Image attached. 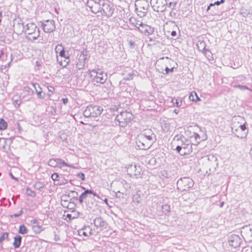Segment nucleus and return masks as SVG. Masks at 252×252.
I'll use <instances>...</instances> for the list:
<instances>
[{
  "label": "nucleus",
  "instance_id": "obj_41",
  "mask_svg": "<svg viewBox=\"0 0 252 252\" xmlns=\"http://www.w3.org/2000/svg\"><path fill=\"white\" fill-rule=\"evenodd\" d=\"M26 193L29 196H30L34 197L36 196L35 192L30 189L29 188L27 189Z\"/></svg>",
  "mask_w": 252,
  "mask_h": 252
},
{
  "label": "nucleus",
  "instance_id": "obj_61",
  "mask_svg": "<svg viewBox=\"0 0 252 252\" xmlns=\"http://www.w3.org/2000/svg\"><path fill=\"white\" fill-rule=\"evenodd\" d=\"M208 159L209 160H214L216 162L217 160V158L213 156H210L208 157Z\"/></svg>",
  "mask_w": 252,
  "mask_h": 252
},
{
  "label": "nucleus",
  "instance_id": "obj_18",
  "mask_svg": "<svg viewBox=\"0 0 252 252\" xmlns=\"http://www.w3.org/2000/svg\"><path fill=\"white\" fill-rule=\"evenodd\" d=\"M139 136H143L153 142H155L156 140V135L151 129H145Z\"/></svg>",
  "mask_w": 252,
  "mask_h": 252
},
{
  "label": "nucleus",
  "instance_id": "obj_5",
  "mask_svg": "<svg viewBox=\"0 0 252 252\" xmlns=\"http://www.w3.org/2000/svg\"><path fill=\"white\" fill-rule=\"evenodd\" d=\"M135 11L140 17H144L148 12L149 3L147 0H137L135 3Z\"/></svg>",
  "mask_w": 252,
  "mask_h": 252
},
{
  "label": "nucleus",
  "instance_id": "obj_16",
  "mask_svg": "<svg viewBox=\"0 0 252 252\" xmlns=\"http://www.w3.org/2000/svg\"><path fill=\"white\" fill-rule=\"evenodd\" d=\"M139 27H137V30L141 33L145 34L146 35L152 34L155 31V29L147 25L144 24L142 23H140Z\"/></svg>",
  "mask_w": 252,
  "mask_h": 252
},
{
  "label": "nucleus",
  "instance_id": "obj_26",
  "mask_svg": "<svg viewBox=\"0 0 252 252\" xmlns=\"http://www.w3.org/2000/svg\"><path fill=\"white\" fill-rule=\"evenodd\" d=\"M190 100L196 102L200 100V98L197 95L196 93L194 91L192 92L189 97Z\"/></svg>",
  "mask_w": 252,
  "mask_h": 252
},
{
  "label": "nucleus",
  "instance_id": "obj_56",
  "mask_svg": "<svg viewBox=\"0 0 252 252\" xmlns=\"http://www.w3.org/2000/svg\"><path fill=\"white\" fill-rule=\"evenodd\" d=\"M10 63H8L7 65H0V70L2 71L3 70L6 68L7 67L10 65Z\"/></svg>",
  "mask_w": 252,
  "mask_h": 252
},
{
  "label": "nucleus",
  "instance_id": "obj_43",
  "mask_svg": "<svg viewBox=\"0 0 252 252\" xmlns=\"http://www.w3.org/2000/svg\"><path fill=\"white\" fill-rule=\"evenodd\" d=\"M177 4V2L176 1L170 2L168 3H167V7H169L170 9H171L172 10H173L175 9V7H176Z\"/></svg>",
  "mask_w": 252,
  "mask_h": 252
},
{
  "label": "nucleus",
  "instance_id": "obj_28",
  "mask_svg": "<svg viewBox=\"0 0 252 252\" xmlns=\"http://www.w3.org/2000/svg\"><path fill=\"white\" fill-rule=\"evenodd\" d=\"M28 232V230L24 224H21L20 225L18 230L19 233L24 235L27 234Z\"/></svg>",
  "mask_w": 252,
  "mask_h": 252
},
{
  "label": "nucleus",
  "instance_id": "obj_32",
  "mask_svg": "<svg viewBox=\"0 0 252 252\" xmlns=\"http://www.w3.org/2000/svg\"><path fill=\"white\" fill-rule=\"evenodd\" d=\"M57 61L59 62V63L63 67H65L70 62V58L69 59H65L63 61L61 60V61L59 60V59L58 58V56H57Z\"/></svg>",
  "mask_w": 252,
  "mask_h": 252
},
{
  "label": "nucleus",
  "instance_id": "obj_20",
  "mask_svg": "<svg viewBox=\"0 0 252 252\" xmlns=\"http://www.w3.org/2000/svg\"><path fill=\"white\" fill-rule=\"evenodd\" d=\"M32 86L35 89L37 97L40 99L44 98L46 96V94L45 93L42 92V89L39 85L38 83H33Z\"/></svg>",
  "mask_w": 252,
  "mask_h": 252
},
{
  "label": "nucleus",
  "instance_id": "obj_2",
  "mask_svg": "<svg viewBox=\"0 0 252 252\" xmlns=\"http://www.w3.org/2000/svg\"><path fill=\"white\" fill-rule=\"evenodd\" d=\"M193 180L189 177L180 178L177 182V189L181 191H188L194 186Z\"/></svg>",
  "mask_w": 252,
  "mask_h": 252
},
{
  "label": "nucleus",
  "instance_id": "obj_44",
  "mask_svg": "<svg viewBox=\"0 0 252 252\" xmlns=\"http://www.w3.org/2000/svg\"><path fill=\"white\" fill-rule=\"evenodd\" d=\"M85 65V63H84L80 62L79 60L77 63H76V67L79 70H81L84 68Z\"/></svg>",
  "mask_w": 252,
  "mask_h": 252
},
{
  "label": "nucleus",
  "instance_id": "obj_34",
  "mask_svg": "<svg viewBox=\"0 0 252 252\" xmlns=\"http://www.w3.org/2000/svg\"><path fill=\"white\" fill-rule=\"evenodd\" d=\"M7 127V124L3 118L0 119V130L5 129Z\"/></svg>",
  "mask_w": 252,
  "mask_h": 252
},
{
  "label": "nucleus",
  "instance_id": "obj_47",
  "mask_svg": "<svg viewBox=\"0 0 252 252\" xmlns=\"http://www.w3.org/2000/svg\"><path fill=\"white\" fill-rule=\"evenodd\" d=\"M170 35L174 39H177L179 37V35H178L176 31L175 30H173L171 31V32H170Z\"/></svg>",
  "mask_w": 252,
  "mask_h": 252
},
{
  "label": "nucleus",
  "instance_id": "obj_31",
  "mask_svg": "<svg viewBox=\"0 0 252 252\" xmlns=\"http://www.w3.org/2000/svg\"><path fill=\"white\" fill-rule=\"evenodd\" d=\"M88 192H87V189L85 190L84 192H83L80 196L78 198V200L80 204H82L83 202V200L84 199H86L88 196Z\"/></svg>",
  "mask_w": 252,
  "mask_h": 252
},
{
  "label": "nucleus",
  "instance_id": "obj_62",
  "mask_svg": "<svg viewBox=\"0 0 252 252\" xmlns=\"http://www.w3.org/2000/svg\"><path fill=\"white\" fill-rule=\"evenodd\" d=\"M31 222L33 223V224H35L36 225H38V221L36 220V219H34V220H32Z\"/></svg>",
  "mask_w": 252,
  "mask_h": 252
},
{
  "label": "nucleus",
  "instance_id": "obj_52",
  "mask_svg": "<svg viewBox=\"0 0 252 252\" xmlns=\"http://www.w3.org/2000/svg\"><path fill=\"white\" fill-rule=\"evenodd\" d=\"M174 67H171V68H168V67H165V74H168L170 72H173V70H174ZM163 74H164V73H163Z\"/></svg>",
  "mask_w": 252,
  "mask_h": 252
},
{
  "label": "nucleus",
  "instance_id": "obj_57",
  "mask_svg": "<svg viewBox=\"0 0 252 252\" xmlns=\"http://www.w3.org/2000/svg\"><path fill=\"white\" fill-rule=\"evenodd\" d=\"M64 166L69 167L72 168L73 169H76L77 168L76 167L74 166L73 165L70 164H68L66 162H65V164L63 165V167Z\"/></svg>",
  "mask_w": 252,
  "mask_h": 252
},
{
  "label": "nucleus",
  "instance_id": "obj_29",
  "mask_svg": "<svg viewBox=\"0 0 252 252\" xmlns=\"http://www.w3.org/2000/svg\"><path fill=\"white\" fill-rule=\"evenodd\" d=\"M171 102L173 103L174 105L177 107H180L182 104V99L181 98L179 97L178 98H172Z\"/></svg>",
  "mask_w": 252,
  "mask_h": 252
},
{
  "label": "nucleus",
  "instance_id": "obj_22",
  "mask_svg": "<svg viewBox=\"0 0 252 252\" xmlns=\"http://www.w3.org/2000/svg\"><path fill=\"white\" fill-rule=\"evenodd\" d=\"M143 195L141 191L137 190L135 193L133 195V202L135 203H140L142 199V196Z\"/></svg>",
  "mask_w": 252,
  "mask_h": 252
},
{
  "label": "nucleus",
  "instance_id": "obj_7",
  "mask_svg": "<svg viewBox=\"0 0 252 252\" xmlns=\"http://www.w3.org/2000/svg\"><path fill=\"white\" fill-rule=\"evenodd\" d=\"M150 3L153 9L157 12H163L167 7V0H151Z\"/></svg>",
  "mask_w": 252,
  "mask_h": 252
},
{
  "label": "nucleus",
  "instance_id": "obj_12",
  "mask_svg": "<svg viewBox=\"0 0 252 252\" xmlns=\"http://www.w3.org/2000/svg\"><path fill=\"white\" fill-rule=\"evenodd\" d=\"M251 225L244 226L241 230V234L246 242H252V231Z\"/></svg>",
  "mask_w": 252,
  "mask_h": 252
},
{
  "label": "nucleus",
  "instance_id": "obj_15",
  "mask_svg": "<svg viewBox=\"0 0 252 252\" xmlns=\"http://www.w3.org/2000/svg\"><path fill=\"white\" fill-rule=\"evenodd\" d=\"M41 23L43 30L45 32L50 33L55 30V22L53 20H46L41 22Z\"/></svg>",
  "mask_w": 252,
  "mask_h": 252
},
{
  "label": "nucleus",
  "instance_id": "obj_40",
  "mask_svg": "<svg viewBox=\"0 0 252 252\" xmlns=\"http://www.w3.org/2000/svg\"><path fill=\"white\" fill-rule=\"evenodd\" d=\"M78 232L79 235H84L86 237H89V234L87 233V231L85 230V227H83L82 229H79Z\"/></svg>",
  "mask_w": 252,
  "mask_h": 252
},
{
  "label": "nucleus",
  "instance_id": "obj_38",
  "mask_svg": "<svg viewBox=\"0 0 252 252\" xmlns=\"http://www.w3.org/2000/svg\"><path fill=\"white\" fill-rule=\"evenodd\" d=\"M197 46H198V48L199 50L204 51L206 50V44L204 42L201 41L199 42L197 44Z\"/></svg>",
  "mask_w": 252,
  "mask_h": 252
},
{
  "label": "nucleus",
  "instance_id": "obj_45",
  "mask_svg": "<svg viewBox=\"0 0 252 252\" xmlns=\"http://www.w3.org/2000/svg\"><path fill=\"white\" fill-rule=\"evenodd\" d=\"M47 88L48 89V91L50 93H51V94H47L48 96L50 97L53 94L55 89L53 86H49V85H47Z\"/></svg>",
  "mask_w": 252,
  "mask_h": 252
},
{
  "label": "nucleus",
  "instance_id": "obj_53",
  "mask_svg": "<svg viewBox=\"0 0 252 252\" xmlns=\"http://www.w3.org/2000/svg\"><path fill=\"white\" fill-rule=\"evenodd\" d=\"M22 214H23V209H22L19 213L11 215L10 216V217L11 218H17V217H19V216H20Z\"/></svg>",
  "mask_w": 252,
  "mask_h": 252
},
{
  "label": "nucleus",
  "instance_id": "obj_4",
  "mask_svg": "<svg viewBox=\"0 0 252 252\" xmlns=\"http://www.w3.org/2000/svg\"><path fill=\"white\" fill-rule=\"evenodd\" d=\"M132 119L133 115L132 113L125 111L121 112L120 114L116 116L115 120L119 123L121 127H125L130 122Z\"/></svg>",
  "mask_w": 252,
  "mask_h": 252
},
{
  "label": "nucleus",
  "instance_id": "obj_48",
  "mask_svg": "<svg viewBox=\"0 0 252 252\" xmlns=\"http://www.w3.org/2000/svg\"><path fill=\"white\" fill-rule=\"evenodd\" d=\"M87 192H88L89 194H93L94 196H96L99 199L100 198L99 195H98L95 192H94V191H93L92 189H87Z\"/></svg>",
  "mask_w": 252,
  "mask_h": 252
},
{
  "label": "nucleus",
  "instance_id": "obj_27",
  "mask_svg": "<svg viewBox=\"0 0 252 252\" xmlns=\"http://www.w3.org/2000/svg\"><path fill=\"white\" fill-rule=\"evenodd\" d=\"M191 137H193L197 143H199L201 140H204L206 139V136L205 135L204 138L201 139L200 135L195 132H193Z\"/></svg>",
  "mask_w": 252,
  "mask_h": 252
},
{
  "label": "nucleus",
  "instance_id": "obj_30",
  "mask_svg": "<svg viewBox=\"0 0 252 252\" xmlns=\"http://www.w3.org/2000/svg\"><path fill=\"white\" fill-rule=\"evenodd\" d=\"M34 187L35 189L41 191L44 188V184L41 182H36L34 185Z\"/></svg>",
  "mask_w": 252,
  "mask_h": 252
},
{
  "label": "nucleus",
  "instance_id": "obj_35",
  "mask_svg": "<svg viewBox=\"0 0 252 252\" xmlns=\"http://www.w3.org/2000/svg\"><path fill=\"white\" fill-rule=\"evenodd\" d=\"M32 230L35 233H39L43 230L42 226L39 225H35L32 226Z\"/></svg>",
  "mask_w": 252,
  "mask_h": 252
},
{
  "label": "nucleus",
  "instance_id": "obj_23",
  "mask_svg": "<svg viewBox=\"0 0 252 252\" xmlns=\"http://www.w3.org/2000/svg\"><path fill=\"white\" fill-rule=\"evenodd\" d=\"M39 36V29L36 30L34 32L32 33L30 35H26V38L28 40L31 41H34Z\"/></svg>",
  "mask_w": 252,
  "mask_h": 252
},
{
  "label": "nucleus",
  "instance_id": "obj_13",
  "mask_svg": "<svg viewBox=\"0 0 252 252\" xmlns=\"http://www.w3.org/2000/svg\"><path fill=\"white\" fill-rule=\"evenodd\" d=\"M228 242L230 246L237 248L240 246L242 240L238 235L233 234L228 236Z\"/></svg>",
  "mask_w": 252,
  "mask_h": 252
},
{
  "label": "nucleus",
  "instance_id": "obj_58",
  "mask_svg": "<svg viewBox=\"0 0 252 252\" xmlns=\"http://www.w3.org/2000/svg\"><path fill=\"white\" fill-rule=\"evenodd\" d=\"M169 16L171 17L174 18L176 16V13L172 10L169 13Z\"/></svg>",
  "mask_w": 252,
  "mask_h": 252
},
{
  "label": "nucleus",
  "instance_id": "obj_36",
  "mask_svg": "<svg viewBox=\"0 0 252 252\" xmlns=\"http://www.w3.org/2000/svg\"><path fill=\"white\" fill-rule=\"evenodd\" d=\"M162 210L163 213L167 214L170 211V207L168 204H164L162 206Z\"/></svg>",
  "mask_w": 252,
  "mask_h": 252
},
{
  "label": "nucleus",
  "instance_id": "obj_39",
  "mask_svg": "<svg viewBox=\"0 0 252 252\" xmlns=\"http://www.w3.org/2000/svg\"><path fill=\"white\" fill-rule=\"evenodd\" d=\"M64 49V47L63 46L62 44H58L55 48V50L57 54H60V53L63 51V50Z\"/></svg>",
  "mask_w": 252,
  "mask_h": 252
},
{
  "label": "nucleus",
  "instance_id": "obj_17",
  "mask_svg": "<svg viewBox=\"0 0 252 252\" xmlns=\"http://www.w3.org/2000/svg\"><path fill=\"white\" fill-rule=\"evenodd\" d=\"M48 165L52 167H59L60 168L63 167V165L65 164V162L61 158H53L48 161Z\"/></svg>",
  "mask_w": 252,
  "mask_h": 252
},
{
  "label": "nucleus",
  "instance_id": "obj_54",
  "mask_svg": "<svg viewBox=\"0 0 252 252\" xmlns=\"http://www.w3.org/2000/svg\"><path fill=\"white\" fill-rule=\"evenodd\" d=\"M85 230L87 231V233L89 234V236L93 234L92 230L90 228L89 226H85Z\"/></svg>",
  "mask_w": 252,
  "mask_h": 252
},
{
  "label": "nucleus",
  "instance_id": "obj_33",
  "mask_svg": "<svg viewBox=\"0 0 252 252\" xmlns=\"http://www.w3.org/2000/svg\"><path fill=\"white\" fill-rule=\"evenodd\" d=\"M59 56L61 58H63L65 59H69L70 58V55L68 51H65L64 48L63 50V51L59 54Z\"/></svg>",
  "mask_w": 252,
  "mask_h": 252
},
{
  "label": "nucleus",
  "instance_id": "obj_25",
  "mask_svg": "<svg viewBox=\"0 0 252 252\" xmlns=\"http://www.w3.org/2000/svg\"><path fill=\"white\" fill-rule=\"evenodd\" d=\"M87 53L88 51L86 50H83V51L81 52L79 57L78 60L80 62L84 63L86 64L88 61Z\"/></svg>",
  "mask_w": 252,
  "mask_h": 252
},
{
  "label": "nucleus",
  "instance_id": "obj_64",
  "mask_svg": "<svg viewBox=\"0 0 252 252\" xmlns=\"http://www.w3.org/2000/svg\"><path fill=\"white\" fill-rule=\"evenodd\" d=\"M66 216V218H68L69 220H71L73 219V218H72V216L71 214H67Z\"/></svg>",
  "mask_w": 252,
  "mask_h": 252
},
{
  "label": "nucleus",
  "instance_id": "obj_24",
  "mask_svg": "<svg viewBox=\"0 0 252 252\" xmlns=\"http://www.w3.org/2000/svg\"><path fill=\"white\" fill-rule=\"evenodd\" d=\"M22 238L20 235H16L14 238L13 246L15 249L19 248L22 243Z\"/></svg>",
  "mask_w": 252,
  "mask_h": 252
},
{
  "label": "nucleus",
  "instance_id": "obj_1",
  "mask_svg": "<svg viewBox=\"0 0 252 252\" xmlns=\"http://www.w3.org/2000/svg\"><path fill=\"white\" fill-rule=\"evenodd\" d=\"M175 141L182 143L181 145H178L176 150L181 156L189 155L192 152V145L189 140L182 135H176L174 138Z\"/></svg>",
  "mask_w": 252,
  "mask_h": 252
},
{
  "label": "nucleus",
  "instance_id": "obj_42",
  "mask_svg": "<svg viewBox=\"0 0 252 252\" xmlns=\"http://www.w3.org/2000/svg\"><path fill=\"white\" fill-rule=\"evenodd\" d=\"M52 179L54 181H59L60 180L61 177L57 173H54L51 175Z\"/></svg>",
  "mask_w": 252,
  "mask_h": 252
},
{
  "label": "nucleus",
  "instance_id": "obj_9",
  "mask_svg": "<svg viewBox=\"0 0 252 252\" xmlns=\"http://www.w3.org/2000/svg\"><path fill=\"white\" fill-rule=\"evenodd\" d=\"M238 126L233 125L231 127V129L233 133H234L238 137L241 138H244L246 136L248 130L247 129L246 123L243 125H239Z\"/></svg>",
  "mask_w": 252,
  "mask_h": 252
},
{
  "label": "nucleus",
  "instance_id": "obj_63",
  "mask_svg": "<svg viewBox=\"0 0 252 252\" xmlns=\"http://www.w3.org/2000/svg\"><path fill=\"white\" fill-rule=\"evenodd\" d=\"M68 100L67 98H63L62 101L64 104H65L67 103Z\"/></svg>",
  "mask_w": 252,
  "mask_h": 252
},
{
  "label": "nucleus",
  "instance_id": "obj_21",
  "mask_svg": "<svg viewBox=\"0 0 252 252\" xmlns=\"http://www.w3.org/2000/svg\"><path fill=\"white\" fill-rule=\"evenodd\" d=\"M94 224L95 227L102 230V228L106 224V222L102 218L97 217L94 220Z\"/></svg>",
  "mask_w": 252,
  "mask_h": 252
},
{
  "label": "nucleus",
  "instance_id": "obj_50",
  "mask_svg": "<svg viewBox=\"0 0 252 252\" xmlns=\"http://www.w3.org/2000/svg\"><path fill=\"white\" fill-rule=\"evenodd\" d=\"M71 215L72 216V218H73V219H75L79 217V216L80 215V213L78 212L73 211H72Z\"/></svg>",
  "mask_w": 252,
  "mask_h": 252
},
{
  "label": "nucleus",
  "instance_id": "obj_8",
  "mask_svg": "<svg viewBox=\"0 0 252 252\" xmlns=\"http://www.w3.org/2000/svg\"><path fill=\"white\" fill-rule=\"evenodd\" d=\"M104 2L108 3V0H88L87 6L92 13L96 14L99 13L101 6Z\"/></svg>",
  "mask_w": 252,
  "mask_h": 252
},
{
  "label": "nucleus",
  "instance_id": "obj_46",
  "mask_svg": "<svg viewBox=\"0 0 252 252\" xmlns=\"http://www.w3.org/2000/svg\"><path fill=\"white\" fill-rule=\"evenodd\" d=\"M234 88H238L241 90H245L249 89V88L246 86H243L241 85H235L234 86Z\"/></svg>",
  "mask_w": 252,
  "mask_h": 252
},
{
  "label": "nucleus",
  "instance_id": "obj_6",
  "mask_svg": "<svg viewBox=\"0 0 252 252\" xmlns=\"http://www.w3.org/2000/svg\"><path fill=\"white\" fill-rule=\"evenodd\" d=\"M102 110L100 106L90 105L86 107L83 112V115L86 118L96 117L101 114Z\"/></svg>",
  "mask_w": 252,
  "mask_h": 252
},
{
  "label": "nucleus",
  "instance_id": "obj_3",
  "mask_svg": "<svg viewBox=\"0 0 252 252\" xmlns=\"http://www.w3.org/2000/svg\"><path fill=\"white\" fill-rule=\"evenodd\" d=\"M90 77L93 78L94 82L98 83L103 84L107 79V75L104 73L101 69L96 68L91 70H89Z\"/></svg>",
  "mask_w": 252,
  "mask_h": 252
},
{
  "label": "nucleus",
  "instance_id": "obj_19",
  "mask_svg": "<svg viewBox=\"0 0 252 252\" xmlns=\"http://www.w3.org/2000/svg\"><path fill=\"white\" fill-rule=\"evenodd\" d=\"M22 25H23V24ZM23 30H25V33L28 34L27 35H30V34L38 29L36 25L32 23L27 24L25 27L23 26Z\"/></svg>",
  "mask_w": 252,
  "mask_h": 252
},
{
  "label": "nucleus",
  "instance_id": "obj_51",
  "mask_svg": "<svg viewBox=\"0 0 252 252\" xmlns=\"http://www.w3.org/2000/svg\"><path fill=\"white\" fill-rule=\"evenodd\" d=\"M77 176L82 181H84L85 180V175L83 173H78L77 175Z\"/></svg>",
  "mask_w": 252,
  "mask_h": 252
},
{
  "label": "nucleus",
  "instance_id": "obj_10",
  "mask_svg": "<svg viewBox=\"0 0 252 252\" xmlns=\"http://www.w3.org/2000/svg\"><path fill=\"white\" fill-rule=\"evenodd\" d=\"M114 10L115 9L110 1L108 0V3L104 2L101 6L99 12H100L102 15H104L109 18L112 16Z\"/></svg>",
  "mask_w": 252,
  "mask_h": 252
},
{
  "label": "nucleus",
  "instance_id": "obj_55",
  "mask_svg": "<svg viewBox=\"0 0 252 252\" xmlns=\"http://www.w3.org/2000/svg\"><path fill=\"white\" fill-rule=\"evenodd\" d=\"M128 45L129 46L130 48H134L135 46L134 41L132 40H128Z\"/></svg>",
  "mask_w": 252,
  "mask_h": 252
},
{
  "label": "nucleus",
  "instance_id": "obj_59",
  "mask_svg": "<svg viewBox=\"0 0 252 252\" xmlns=\"http://www.w3.org/2000/svg\"><path fill=\"white\" fill-rule=\"evenodd\" d=\"M13 104L15 105H17V107H19L20 105V101L19 100H13Z\"/></svg>",
  "mask_w": 252,
  "mask_h": 252
},
{
  "label": "nucleus",
  "instance_id": "obj_14",
  "mask_svg": "<svg viewBox=\"0 0 252 252\" xmlns=\"http://www.w3.org/2000/svg\"><path fill=\"white\" fill-rule=\"evenodd\" d=\"M141 171L140 166H137L136 165H130L127 168L128 175L130 177H135L136 178L140 176Z\"/></svg>",
  "mask_w": 252,
  "mask_h": 252
},
{
  "label": "nucleus",
  "instance_id": "obj_60",
  "mask_svg": "<svg viewBox=\"0 0 252 252\" xmlns=\"http://www.w3.org/2000/svg\"><path fill=\"white\" fill-rule=\"evenodd\" d=\"M67 197V196H66V195L63 196L62 198V202H63V203H67V200L66 199Z\"/></svg>",
  "mask_w": 252,
  "mask_h": 252
},
{
  "label": "nucleus",
  "instance_id": "obj_49",
  "mask_svg": "<svg viewBox=\"0 0 252 252\" xmlns=\"http://www.w3.org/2000/svg\"><path fill=\"white\" fill-rule=\"evenodd\" d=\"M133 75H134V73L132 71L131 72H129L126 76L125 79L127 80H132L133 79Z\"/></svg>",
  "mask_w": 252,
  "mask_h": 252
},
{
  "label": "nucleus",
  "instance_id": "obj_37",
  "mask_svg": "<svg viewBox=\"0 0 252 252\" xmlns=\"http://www.w3.org/2000/svg\"><path fill=\"white\" fill-rule=\"evenodd\" d=\"M8 238V233L6 232H2L0 233V242L1 243L6 239Z\"/></svg>",
  "mask_w": 252,
  "mask_h": 252
},
{
  "label": "nucleus",
  "instance_id": "obj_11",
  "mask_svg": "<svg viewBox=\"0 0 252 252\" xmlns=\"http://www.w3.org/2000/svg\"><path fill=\"white\" fill-rule=\"evenodd\" d=\"M153 142L146 138L143 136H138L136 141L137 147L141 150H146L149 149L153 144Z\"/></svg>",
  "mask_w": 252,
  "mask_h": 252
}]
</instances>
